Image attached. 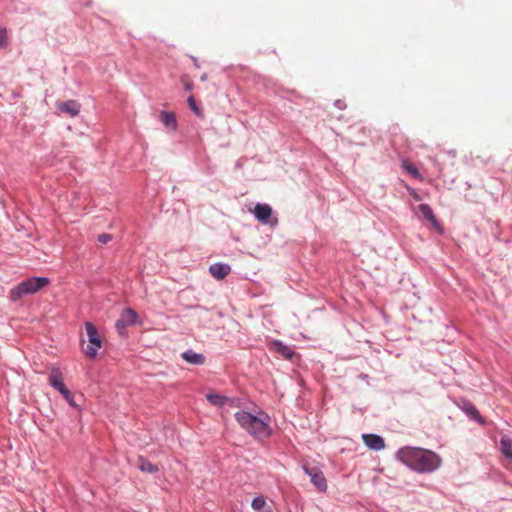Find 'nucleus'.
<instances>
[{
  "label": "nucleus",
  "mask_w": 512,
  "mask_h": 512,
  "mask_svg": "<svg viewBox=\"0 0 512 512\" xmlns=\"http://www.w3.org/2000/svg\"><path fill=\"white\" fill-rule=\"evenodd\" d=\"M127 327H128V325H126L123 322V320L117 319V321L115 322V328H116L117 332L119 333V335H121V336H124L126 334Z\"/></svg>",
  "instance_id": "obj_25"
},
{
  "label": "nucleus",
  "mask_w": 512,
  "mask_h": 512,
  "mask_svg": "<svg viewBox=\"0 0 512 512\" xmlns=\"http://www.w3.org/2000/svg\"><path fill=\"white\" fill-rule=\"evenodd\" d=\"M251 506L255 511L258 512H271L269 508L267 510H264V508L266 507V500L263 496L254 497Z\"/></svg>",
  "instance_id": "obj_21"
},
{
  "label": "nucleus",
  "mask_w": 512,
  "mask_h": 512,
  "mask_svg": "<svg viewBox=\"0 0 512 512\" xmlns=\"http://www.w3.org/2000/svg\"><path fill=\"white\" fill-rule=\"evenodd\" d=\"M207 77H208V76H207V74H206V73H204L203 75H201L200 80H201V81H206V80H207Z\"/></svg>",
  "instance_id": "obj_30"
},
{
  "label": "nucleus",
  "mask_w": 512,
  "mask_h": 512,
  "mask_svg": "<svg viewBox=\"0 0 512 512\" xmlns=\"http://www.w3.org/2000/svg\"><path fill=\"white\" fill-rule=\"evenodd\" d=\"M419 212L423 215V217L431 223V225L436 229H441V225L437 220L432 208L429 204L422 203L418 206Z\"/></svg>",
  "instance_id": "obj_12"
},
{
  "label": "nucleus",
  "mask_w": 512,
  "mask_h": 512,
  "mask_svg": "<svg viewBox=\"0 0 512 512\" xmlns=\"http://www.w3.org/2000/svg\"><path fill=\"white\" fill-rule=\"evenodd\" d=\"M500 448L502 454L512 460V440L508 437H501Z\"/></svg>",
  "instance_id": "obj_19"
},
{
  "label": "nucleus",
  "mask_w": 512,
  "mask_h": 512,
  "mask_svg": "<svg viewBox=\"0 0 512 512\" xmlns=\"http://www.w3.org/2000/svg\"><path fill=\"white\" fill-rule=\"evenodd\" d=\"M7 45V30L0 26V46L4 47Z\"/></svg>",
  "instance_id": "obj_27"
},
{
  "label": "nucleus",
  "mask_w": 512,
  "mask_h": 512,
  "mask_svg": "<svg viewBox=\"0 0 512 512\" xmlns=\"http://www.w3.org/2000/svg\"><path fill=\"white\" fill-rule=\"evenodd\" d=\"M360 377H361L362 379H366V378H368V375H366V374H362Z\"/></svg>",
  "instance_id": "obj_31"
},
{
  "label": "nucleus",
  "mask_w": 512,
  "mask_h": 512,
  "mask_svg": "<svg viewBox=\"0 0 512 512\" xmlns=\"http://www.w3.org/2000/svg\"><path fill=\"white\" fill-rule=\"evenodd\" d=\"M402 168L408 173L410 174L411 176H413L415 179H418V180H422L423 177L422 175L420 174V172L418 171L417 167L412 164V163H409L408 161L404 160L402 162Z\"/></svg>",
  "instance_id": "obj_20"
},
{
  "label": "nucleus",
  "mask_w": 512,
  "mask_h": 512,
  "mask_svg": "<svg viewBox=\"0 0 512 512\" xmlns=\"http://www.w3.org/2000/svg\"><path fill=\"white\" fill-rule=\"evenodd\" d=\"M364 444L371 450L380 451L385 448V440L382 436L374 433L362 435Z\"/></svg>",
  "instance_id": "obj_8"
},
{
  "label": "nucleus",
  "mask_w": 512,
  "mask_h": 512,
  "mask_svg": "<svg viewBox=\"0 0 512 512\" xmlns=\"http://www.w3.org/2000/svg\"><path fill=\"white\" fill-rule=\"evenodd\" d=\"M192 61H193V64L196 68H199L200 67V64H199V61L196 57L192 56L191 57Z\"/></svg>",
  "instance_id": "obj_29"
},
{
  "label": "nucleus",
  "mask_w": 512,
  "mask_h": 512,
  "mask_svg": "<svg viewBox=\"0 0 512 512\" xmlns=\"http://www.w3.org/2000/svg\"><path fill=\"white\" fill-rule=\"evenodd\" d=\"M120 320H123V322L128 325V326H133L137 319H138V314L137 312L130 308V307H126L121 316L119 317Z\"/></svg>",
  "instance_id": "obj_16"
},
{
  "label": "nucleus",
  "mask_w": 512,
  "mask_h": 512,
  "mask_svg": "<svg viewBox=\"0 0 512 512\" xmlns=\"http://www.w3.org/2000/svg\"><path fill=\"white\" fill-rule=\"evenodd\" d=\"M50 283V279L45 276H34L20 282L10 290L9 298L16 302L23 296L34 294Z\"/></svg>",
  "instance_id": "obj_3"
},
{
  "label": "nucleus",
  "mask_w": 512,
  "mask_h": 512,
  "mask_svg": "<svg viewBox=\"0 0 512 512\" xmlns=\"http://www.w3.org/2000/svg\"><path fill=\"white\" fill-rule=\"evenodd\" d=\"M272 208L266 203H257L254 207V217L262 224H271Z\"/></svg>",
  "instance_id": "obj_7"
},
{
  "label": "nucleus",
  "mask_w": 512,
  "mask_h": 512,
  "mask_svg": "<svg viewBox=\"0 0 512 512\" xmlns=\"http://www.w3.org/2000/svg\"><path fill=\"white\" fill-rule=\"evenodd\" d=\"M138 468L142 471V472H147V473H150V474H154L156 472L159 471V468L157 465L151 463L150 461H148L147 459H145L143 456H140L139 457V465H138Z\"/></svg>",
  "instance_id": "obj_17"
},
{
  "label": "nucleus",
  "mask_w": 512,
  "mask_h": 512,
  "mask_svg": "<svg viewBox=\"0 0 512 512\" xmlns=\"http://www.w3.org/2000/svg\"><path fill=\"white\" fill-rule=\"evenodd\" d=\"M59 110L67 113L71 117H75L80 112V104L76 100H67L58 106Z\"/></svg>",
  "instance_id": "obj_13"
},
{
  "label": "nucleus",
  "mask_w": 512,
  "mask_h": 512,
  "mask_svg": "<svg viewBox=\"0 0 512 512\" xmlns=\"http://www.w3.org/2000/svg\"><path fill=\"white\" fill-rule=\"evenodd\" d=\"M271 346L274 347L279 355L287 360H291L295 355V351L291 346H288L283 341L279 339H274L271 341Z\"/></svg>",
  "instance_id": "obj_11"
},
{
  "label": "nucleus",
  "mask_w": 512,
  "mask_h": 512,
  "mask_svg": "<svg viewBox=\"0 0 512 512\" xmlns=\"http://www.w3.org/2000/svg\"><path fill=\"white\" fill-rule=\"evenodd\" d=\"M234 417L241 428L257 439L268 438L272 434L271 418L267 413L256 416L251 412L241 410L237 411Z\"/></svg>",
  "instance_id": "obj_2"
},
{
  "label": "nucleus",
  "mask_w": 512,
  "mask_h": 512,
  "mask_svg": "<svg viewBox=\"0 0 512 512\" xmlns=\"http://www.w3.org/2000/svg\"><path fill=\"white\" fill-rule=\"evenodd\" d=\"M206 398L212 405L218 407H223L227 403V396L217 393H209L207 394Z\"/></svg>",
  "instance_id": "obj_18"
},
{
  "label": "nucleus",
  "mask_w": 512,
  "mask_h": 512,
  "mask_svg": "<svg viewBox=\"0 0 512 512\" xmlns=\"http://www.w3.org/2000/svg\"><path fill=\"white\" fill-rule=\"evenodd\" d=\"M396 458L410 470L420 474L433 473L442 465V458L436 452L419 447H402L396 452Z\"/></svg>",
  "instance_id": "obj_1"
},
{
  "label": "nucleus",
  "mask_w": 512,
  "mask_h": 512,
  "mask_svg": "<svg viewBox=\"0 0 512 512\" xmlns=\"http://www.w3.org/2000/svg\"><path fill=\"white\" fill-rule=\"evenodd\" d=\"M112 235L111 234H108V233H102L100 235H98L97 237V241L101 244H107L108 242H110L112 240Z\"/></svg>",
  "instance_id": "obj_26"
},
{
  "label": "nucleus",
  "mask_w": 512,
  "mask_h": 512,
  "mask_svg": "<svg viewBox=\"0 0 512 512\" xmlns=\"http://www.w3.org/2000/svg\"><path fill=\"white\" fill-rule=\"evenodd\" d=\"M303 470L304 473L309 476L310 482L318 489V491L325 492L327 490V481L323 475V472L319 468H310L304 465Z\"/></svg>",
  "instance_id": "obj_5"
},
{
  "label": "nucleus",
  "mask_w": 512,
  "mask_h": 512,
  "mask_svg": "<svg viewBox=\"0 0 512 512\" xmlns=\"http://www.w3.org/2000/svg\"><path fill=\"white\" fill-rule=\"evenodd\" d=\"M160 120L166 128L172 131L177 129V120L173 112L161 111Z\"/></svg>",
  "instance_id": "obj_15"
},
{
  "label": "nucleus",
  "mask_w": 512,
  "mask_h": 512,
  "mask_svg": "<svg viewBox=\"0 0 512 512\" xmlns=\"http://www.w3.org/2000/svg\"><path fill=\"white\" fill-rule=\"evenodd\" d=\"M61 395L64 397V399L68 402V404L77 409L81 410V407L75 402L74 400V394L67 388L64 393H61Z\"/></svg>",
  "instance_id": "obj_22"
},
{
  "label": "nucleus",
  "mask_w": 512,
  "mask_h": 512,
  "mask_svg": "<svg viewBox=\"0 0 512 512\" xmlns=\"http://www.w3.org/2000/svg\"><path fill=\"white\" fill-rule=\"evenodd\" d=\"M244 405V402L241 398L238 397H227V403L225 406H229L231 408H240Z\"/></svg>",
  "instance_id": "obj_24"
},
{
  "label": "nucleus",
  "mask_w": 512,
  "mask_h": 512,
  "mask_svg": "<svg viewBox=\"0 0 512 512\" xmlns=\"http://www.w3.org/2000/svg\"><path fill=\"white\" fill-rule=\"evenodd\" d=\"M334 106L340 110H343L346 108V103L343 100L338 99L334 101Z\"/></svg>",
  "instance_id": "obj_28"
},
{
  "label": "nucleus",
  "mask_w": 512,
  "mask_h": 512,
  "mask_svg": "<svg viewBox=\"0 0 512 512\" xmlns=\"http://www.w3.org/2000/svg\"><path fill=\"white\" fill-rule=\"evenodd\" d=\"M185 88H186L187 90H189V89H191V86H190V85H186V86H185Z\"/></svg>",
  "instance_id": "obj_32"
},
{
  "label": "nucleus",
  "mask_w": 512,
  "mask_h": 512,
  "mask_svg": "<svg viewBox=\"0 0 512 512\" xmlns=\"http://www.w3.org/2000/svg\"><path fill=\"white\" fill-rule=\"evenodd\" d=\"M459 407L471 421H474L480 425H485V419L481 416L478 409L471 401L467 399H461Z\"/></svg>",
  "instance_id": "obj_6"
},
{
  "label": "nucleus",
  "mask_w": 512,
  "mask_h": 512,
  "mask_svg": "<svg viewBox=\"0 0 512 512\" xmlns=\"http://www.w3.org/2000/svg\"><path fill=\"white\" fill-rule=\"evenodd\" d=\"M84 325L88 340V345L84 349V354L90 359H95L98 354V350L102 347V339L97 327L92 322L87 321Z\"/></svg>",
  "instance_id": "obj_4"
},
{
  "label": "nucleus",
  "mask_w": 512,
  "mask_h": 512,
  "mask_svg": "<svg viewBox=\"0 0 512 512\" xmlns=\"http://www.w3.org/2000/svg\"><path fill=\"white\" fill-rule=\"evenodd\" d=\"M209 272L214 278L222 280L231 272V266L226 263L216 262L210 265Z\"/></svg>",
  "instance_id": "obj_9"
},
{
  "label": "nucleus",
  "mask_w": 512,
  "mask_h": 512,
  "mask_svg": "<svg viewBox=\"0 0 512 512\" xmlns=\"http://www.w3.org/2000/svg\"><path fill=\"white\" fill-rule=\"evenodd\" d=\"M182 358L191 365H203L205 363V356L202 353H197L193 350H186L182 353Z\"/></svg>",
  "instance_id": "obj_14"
},
{
  "label": "nucleus",
  "mask_w": 512,
  "mask_h": 512,
  "mask_svg": "<svg viewBox=\"0 0 512 512\" xmlns=\"http://www.w3.org/2000/svg\"><path fill=\"white\" fill-rule=\"evenodd\" d=\"M187 103H188L189 108L195 113V115L197 117H200V118L203 117V113H202L201 109L198 107L196 100L193 96L188 97Z\"/></svg>",
  "instance_id": "obj_23"
},
{
  "label": "nucleus",
  "mask_w": 512,
  "mask_h": 512,
  "mask_svg": "<svg viewBox=\"0 0 512 512\" xmlns=\"http://www.w3.org/2000/svg\"><path fill=\"white\" fill-rule=\"evenodd\" d=\"M49 384L57 390L60 394L64 393L67 389L64 382L62 373L58 368H53L49 374Z\"/></svg>",
  "instance_id": "obj_10"
}]
</instances>
